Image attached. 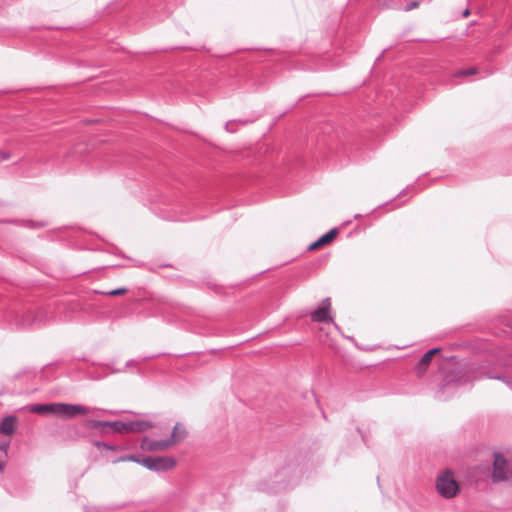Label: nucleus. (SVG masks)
Returning a JSON list of instances; mask_svg holds the SVG:
<instances>
[{
  "label": "nucleus",
  "mask_w": 512,
  "mask_h": 512,
  "mask_svg": "<svg viewBox=\"0 0 512 512\" xmlns=\"http://www.w3.org/2000/svg\"><path fill=\"white\" fill-rule=\"evenodd\" d=\"M330 299L326 298L322 301V306L316 309L311 314V319L314 322H333L332 318L329 316L330 310Z\"/></svg>",
  "instance_id": "8"
},
{
  "label": "nucleus",
  "mask_w": 512,
  "mask_h": 512,
  "mask_svg": "<svg viewBox=\"0 0 512 512\" xmlns=\"http://www.w3.org/2000/svg\"><path fill=\"white\" fill-rule=\"evenodd\" d=\"M479 70L477 67H469L466 69H460L453 73V77L460 78V77H469L478 74Z\"/></svg>",
  "instance_id": "13"
},
{
  "label": "nucleus",
  "mask_w": 512,
  "mask_h": 512,
  "mask_svg": "<svg viewBox=\"0 0 512 512\" xmlns=\"http://www.w3.org/2000/svg\"><path fill=\"white\" fill-rule=\"evenodd\" d=\"M86 125H105V123L101 122L98 119H93L86 122Z\"/></svg>",
  "instance_id": "18"
},
{
  "label": "nucleus",
  "mask_w": 512,
  "mask_h": 512,
  "mask_svg": "<svg viewBox=\"0 0 512 512\" xmlns=\"http://www.w3.org/2000/svg\"><path fill=\"white\" fill-rule=\"evenodd\" d=\"M338 234V230L336 228L331 229L329 232L324 234L318 239V243L322 246L329 244L333 241L335 236Z\"/></svg>",
  "instance_id": "14"
},
{
  "label": "nucleus",
  "mask_w": 512,
  "mask_h": 512,
  "mask_svg": "<svg viewBox=\"0 0 512 512\" xmlns=\"http://www.w3.org/2000/svg\"><path fill=\"white\" fill-rule=\"evenodd\" d=\"M141 463L149 470L156 472L170 470L176 465V461L172 457H147Z\"/></svg>",
  "instance_id": "6"
},
{
  "label": "nucleus",
  "mask_w": 512,
  "mask_h": 512,
  "mask_svg": "<svg viewBox=\"0 0 512 512\" xmlns=\"http://www.w3.org/2000/svg\"><path fill=\"white\" fill-rule=\"evenodd\" d=\"M128 460H131V461H137V460H136V458H135V456H133V455L126 456V457H121V458L119 459V461H128Z\"/></svg>",
  "instance_id": "21"
},
{
  "label": "nucleus",
  "mask_w": 512,
  "mask_h": 512,
  "mask_svg": "<svg viewBox=\"0 0 512 512\" xmlns=\"http://www.w3.org/2000/svg\"><path fill=\"white\" fill-rule=\"evenodd\" d=\"M10 158V154L7 153V152H0V160L1 161H5V160H8Z\"/></svg>",
  "instance_id": "20"
},
{
  "label": "nucleus",
  "mask_w": 512,
  "mask_h": 512,
  "mask_svg": "<svg viewBox=\"0 0 512 512\" xmlns=\"http://www.w3.org/2000/svg\"><path fill=\"white\" fill-rule=\"evenodd\" d=\"M17 419L14 416H6L0 423V432L4 435H12L16 428Z\"/></svg>",
  "instance_id": "10"
},
{
  "label": "nucleus",
  "mask_w": 512,
  "mask_h": 512,
  "mask_svg": "<svg viewBox=\"0 0 512 512\" xmlns=\"http://www.w3.org/2000/svg\"><path fill=\"white\" fill-rule=\"evenodd\" d=\"M28 410L37 414H54L57 416L72 418L79 414H90L96 409L79 404L51 403L32 404L28 407Z\"/></svg>",
  "instance_id": "1"
},
{
  "label": "nucleus",
  "mask_w": 512,
  "mask_h": 512,
  "mask_svg": "<svg viewBox=\"0 0 512 512\" xmlns=\"http://www.w3.org/2000/svg\"><path fill=\"white\" fill-rule=\"evenodd\" d=\"M418 6H419V3L416 1H413L407 5L406 10L409 11V10L417 8Z\"/></svg>",
  "instance_id": "19"
},
{
  "label": "nucleus",
  "mask_w": 512,
  "mask_h": 512,
  "mask_svg": "<svg viewBox=\"0 0 512 512\" xmlns=\"http://www.w3.org/2000/svg\"><path fill=\"white\" fill-rule=\"evenodd\" d=\"M436 488L438 493L444 498L454 497L459 490V486L450 471H446L438 476Z\"/></svg>",
  "instance_id": "4"
},
{
  "label": "nucleus",
  "mask_w": 512,
  "mask_h": 512,
  "mask_svg": "<svg viewBox=\"0 0 512 512\" xmlns=\"http://www.w3.org/2000/svg\"><path fill=\"white\" fill-rule=\"evenodd\" d=\"M440 351L439 348H433L427 351L420 359L418 365H417V371L419 373H423L428 365L430 364L433 356Z\"/></svg>",
  "instance_id": "11"
},
{
  "label": "nucleus",
  "mask_w": 512,
  "mask_h": 512,
  "mask_svg": "<svg viewBox=\"0 0 512 512\" xmlns=\"http://www.w3.org/2000/svg\"><path fill=\"white\" fill-rule=\"evenodd\" d=\"M134 363H135V361H134V360H129V361L127 362V366H130V365H132V364H134Z\"/></svg>",
  "instance_id": "24"
},
{
  "label": "nucleus",
  "mask_w": 512,
  "mask_h": 512,
  "mask_svg": "<svg viewBox=\"0 0 512 512\" xmlns=\"http://www.w3.org/2000/svg\"><path fill=\"white\" fill-rule=\"evenodd\" d=\"M510 473L507 468L506 459L500 454L495 455L493 463L492 480L493 482H502L508 480Z\"/></svg>",
  "instance_id": "7"
},
{
  "label": "nucleus",
  "mask_w": 512,
  "mask_h": 512,
  "mask_svg": "<svg viewBox=\"0 0 512 512\" xmlns=\"http://www.w3.org/2000/svg\"><path fill=\"white\" fill-rule=\"evenodd\" d=\"M153 427L150 421L135 420L128 422V432H143Z\"/></svg>",
  "instance_id": "12"
},
{
  "label": "nucleus",
  "mask_w": 512,
  "mask_h": 512,
  "mask_svg": "<svg viewBox=\"0 0 512 512\" xmlns=\"http://www.w3.org/2000/svg\"><path fill=\"white\" fill-rule=\"evenodd\" d=\"M92 426L94 428H99L103 426H109L112 427L116 432H128V422H122V421H93Z\"/></svg>",
  "instance_id": "9"
},
{
  "label": "nucleus",
  "mask_w": 512,
  "mask_h": 512,
  "mask_svg": "<svg viewBox=\"0 0 512 512\" xmlns=\"http://www.w3.org/2000/svg\"><path fill=\"white\" fill-rule=\"evenodd\" d=\"M126 292H127V290L125 288H118V289H114V290L107 292V295L117 296V295L124 294Z\"/></svg>",
  "instance_id": "16"
},
{
  "label": "nucleus",
  "mask_w": 512,
  "mask_h": 512,
  "mask_svg": "<svg viewBox=\"0 0 512 512\" xmlns=\"http://www.w3.org/2000/svg\"><path fill=\"white\" fill-rule=\"evenodd\" d=\"M322 245L318 243V240H316L315 242H313L310 246H309V249L310 250H314V249H317L319 247H321Z\"/></svg>",
  "instance_id": "22"
},
{
  "label": "nucleus",
  "mask_w": 512,
  "mask_h": 512,
  "mask_svg": "<svg viewBox=\"0 0 512 512\" xmlns=\"http://www.w3.org/2000/svg\"><path fill=\"white\" fill-rule=\"evenodd\" d=\"M470 14V11L468 9L464 10L463 16L467 17Z\"/></svg>",
  "instance_id": "23"
},
{
  "label": "nucleus",
  "mask_w": 512,
  "mask_h": 512,
  "mask_svg": "<svg viewBox=\"0 0 512 512\" xmlns=\"http://www.w3.org/2000/svg\"><path fill=\"white\" fill-rule=\"evenodd\" d=\"M9 449V442H4L0 444V470H3L4 463L2 462V458L7 456V452Z\"/></svg>",
  "instance_id": "15"
},
{
  "label": "nucleus",
  "mask_w": 512,
  "mask_h": 512,
  "mask_svg": "<svg viewBox=\"0 0 512 512\" xmlns=\"http://www.w3.org/2000/svg\"><path fill=\"white\" fill-rule=\"evenodd\" d=\"M186 435V430L183 425L177 423L174 426L172 435L165 440H155L150 437H144L141 442V448L147 451H161L169 448L176 442L181 441Z\"/></svg>",
  "instance_id": "3"
},
{
  "label": "nucleus",
  "mask_w": 512,
  "mask_h": 512,
  "mask_svg": "<svg viewBox=\"0 0 512 512\" xmlns=\"http://www.w3.org/2000/svg\"><path fill=\"white\" fill-rule=\"evenodd\" d=\"M469 381L487 377L490 379H497L503 381L508 387L512 389V367H507L502 373L483 372L477 369H469ZM468 379L460 380L461 384H464Z\"/></svg>",
  "instance_id": "5"
},
{
  "label": "nucleus",
  "mask_w": 512,
  "mask_h": 512,
  "mask_svg": "<svg viewBox=\"0 0 512 512\" xmlns=\"http://www.w3.org/2000/svg\"><path fill=\"white\" fill-rule=\"evenodd\" d=\"M96 446L97 447H103V448H106L108 450H114V446H111V445L106 444L104 442H96Z\"/></svg>",
  "instance_id": "17"
},
{
  "label": "nucleus",
  "mask_w": 512,
  "mask_h": 512,
  "mask_svg": "<svg viewBox=\"0 0 512 512\" xmlns=\"http://www.w3.org/2000/svg\"><path fill=\"white\" fill-rule=\"evenodd\" d=\"M48 320L44 308L36 305L23 307L15 316V324L21 328H32L41 325Z\"/></svg>",
  "instance_id": "2"
}]
</instances>
